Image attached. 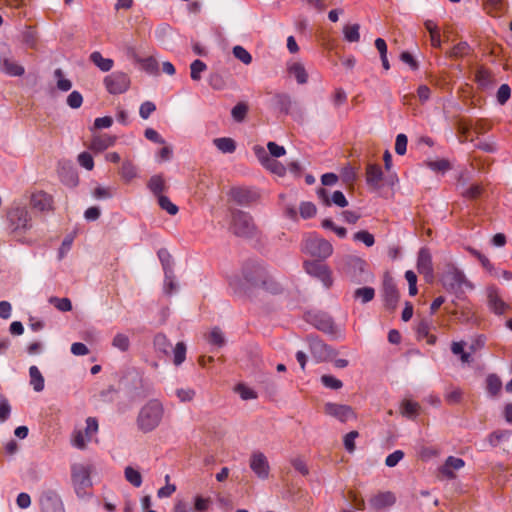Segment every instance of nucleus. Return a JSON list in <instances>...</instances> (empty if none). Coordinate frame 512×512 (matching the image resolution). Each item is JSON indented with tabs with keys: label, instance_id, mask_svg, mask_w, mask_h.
<instances>
[{
	"label": "nucleus",
	"instance_id": "1",
	"mask_svg": "<svg viewBox=\"0 0 512 512\" xmlns=\"http://www.w3.org/2000/svg\"><path fill=\"white\" fill-rule=\"evenodd\" d=\"M165 413L163 403L158 399L147 401L139 410L136 425L143 433H150L158 428Z\"/></svg>",
	"mask_w": 512,
	"mask_h": 512
},
{
	"label": "nucleus",
	"instance_id": "2",
	"mask_svg": "<svg viewBox=\"0 0 512 512\" xmlns=\"http://www.w3.org/2000/svg\"><path fill=\"white\" fill-rule=\"evenodd\" d=\"M93 470L92 464L74 463L71 466V480L78 497L86 495L87 488L92 486L91 474Z\"/></svg>",
	"mask_w": 512,
	"mask_h": 512
},
{
	"label": "nucleus",
	"instance_id": "3",
	"mask_svg": "<svg viewBox=\"0 0 512 512\" xmlns=\"http://www.w3.org/2000/svg\"><path fill=\"white\" fill-rule=\"evenodd\" d=\"M442 283L446 290L455 293L457 297L464 294L466 289H474V285L466 278L465 274L455 267L448 269L443 274Z\"/></svg>",
	"mask_w": 512,
	"mask_h": 512
},
{
	"label": "nucleus",
	"instance_id": "4",
	"mask_svg": "<svg viewBox=\"0 0 512 512\" xmlns=\"http://www.w3.org/2000/svg\"><path fill=\"white\" fill-rule=\"evenodd\" d=\"M302 250L312 257L324 260L333 253L332 244L316 234H310L303 240Z\"/></svg>",
	"mask_w": 512,
	"mask_h": 512
},
{
	"label": "nucleus",
	"instance_id": "5",
	"mask_svg": "<svg viewBox=\"0 0 512 512\" xmlns=\"http://www.w3.org/2000/svg\"><path fill=\"white\" fill-rule=\"evenodd\" d=\"M231 229L235 235L240 237L249 238L256 234L252 217L248 213L239 210L232 213Z\"/></svg>",
	"mask_w": 512,
	"mask_h": 512
},
{
	"label": "nucleus",
	"instance_id": "6",
	"mask_svg": "<svg viewBox=\"0 0 512 512\" xmlns=\"http://www.w3.org/2000/svg\"><path fill=\"white\" fill-rule=\"evenodd\" d=\"M9 226L13 232H24L31 228V218L23 206H13L7 214Z\"/></svg>",
	"mask_w": 512,
	"mask_h": 512
},
{
	"label": "nucleus",
	"instance_id": "7",
	"mask_svg": "<svg viewBox=\"0 0 512 512\" xmlns=\"http://www.w3.org/2000/svg\"><path fill=\"white\" fill-rule=\"evenodd\" d=\"M106 90L113 95L125 93L130 87L129 76L121 71L112 72L103 80Z\"/></svg>",
	"mask_w": 512,
	"mask_h": 512
},
{
	"label": "nucleus",
	"instance_id": "8",
	"mask_svg": "<svg viewBox=\"0 0 512 512\" xmlns=\"http://www.w3.org/2000/svg\"><path fill=\"white\" fill-rule=\"evenodd\" d=\"M305 271L319 279L326 288H330L333 283L331 270L329 267L319 261H306L304 263Z\"/></svg>",
	"mask_w": 512,
	"mask_h": 512
},
{
	"label": "nucleus",
	"instance_id": "9",
	"mask_svg": "<svg viewBox=\"0 0 512 512\" xmlns=\"http://www.w3.org/2000/svg\"><path fill=\"white\" fill-rule=\"evenodd\" d=\"M253 151L261 165L267 170L278 176H283L285 174L286 168L279 161L272 159L264 147L255 145L253 147Z\"/></svg>",
	"mask_w": 512,
	"mask_h": 512
},
{
	"label": "nucleus",
	"instance_id": "10",
	"mask_svg": "<svg viewBox=\"0 0 512 512\" xmlns=\"http://www.w3.org/2000/svg\"><path fill=\"white\" fill-rule=\"evenodd\" d=\"M40 506L41 512H65L60 496L53 490L41 494Z\"/></svg>",
	"mask_w": 512,
	"mask_h": 512
},
{
	"label": "nucleus",
	"instance_id": "11",
	"mask_svg": "<svg viewBox=\"0 0 512 512\" xmlns=\"http://www.w3.org/2000/svg\"><path fill=\"white\" fill-rule=\"evenodd\" d=\"M308 341L310 353L316 362L326 361L336 354L330 346L318 338L309 337Z\"/></svg>",
	"mask_w": 512,
	"mask_h": 512
},
{
	"label": "nucleus",
	"instance_id": "12",
	"mask_svg": "<svg viewBox=\"0 0 512 512\" xmlns=\"http://www.w3.org/2000/svg\"><path fill=\"white\" fill-rule=\"evenodd\" d=\"M382 291L386 308L395 309L399 300V292L392 277L385 276Z\"/></svg>",
	"mask_w": 512,
	"mask_h": 512
},
{
	"label": "nucleus",
	"instance_id": "13",
	"mask_svg": "<svg viewBox=\"0 0 512 512\" xmlns=\"http://www.w3.org/2000/svg\"><path fill=\"white\" fill-rule=\"evenodd\" d=\"M486 293H487L489 309L497 315L504 314L506 312V310L509 308V306L501 298L499 289L496 286L491 285V286L487 287Z\"/></svg>",
	"mask_w": 512,
	"mask_h": 512
},
{
	"label": "nucleus",
	"instance_id": "14",
	"mask_svg": "<svg viewBox=\"0 0 512 512\" xmlns=\"http://www.w3.org/2000/svg\"><path fill=\"white\" fill-rule=\"evenodd\" d=\"M326 414L335 417L341 422H347L355 417L354 411L350 406L336 403H326L324 406Z\"/></svg>",
	"mask_w": 512,
	"mask_h": 512
},
{
	"label": "nucleus",
	"instance_id": "15",
	"mask_svg": "<svg viewBox=\"0 0 512 512\" xmlns=\"http://www.w3.org/2000/svg\"><path fill=\"white\" fill-rule=\"evenodd\" d=\"M251 470L261 479L269 476L270 466L267 457L262 452H254L250 458Z\"/></svg>",
	"mask_w": 512,
	"mask_h": 512
},
{
	"label": "nucleus",
	"instance_id": "16",
	"mask_svg": "<svg viewBox=\"0 0 512 512\" xmlns=\"http://www.w3.org/2000/svg\"><path fill=\"white\" fill-rule=\"evenodd\" d=\"M383 172L378 164H368L366 167V182L373 190L382 187Z\"/></svg>",
	"mask_w": 512,
	"mask_h": 512
},
{
	"label": "nucleus",
	"instance_id": "17",
	"mask_svg": "<svg viewBox=\"0 0 512 512\" xmlns=\"http://www.w3.org/2000/svg\"><path fill=\"white\" fill-rule=\"evenodd\" d=\"M317 196L322 202L330 206L331 204H335L339 207H346L348 205V201L345 195L341 191L333 192L331 198L328 196V191L325 188H319L317 190Z\"/></svg>",
	"mask_w": 512,
	"mask_h": 512
},
{
	"label": "nucleus",
	"instance_id": "18",
	"mask_svg": "<svg viewBox=\"0 0 512 512\" xmlns=\"http://www.w3.org/2000/svg\"><path fill=\"white\" fill-rule=\"evenodd\" d=\"M417 269L418 272L420 274L425 275V277H432L433 275L431 254L429 250L425 247L421 248L418 253Z\"/></svg>",
	"mask_w": 512,
	"mask_h": 512
},
{
	"label": "nucleus",
	"instance_id": "19",
	"mask_svg": "<svg viewBox=\"0 0 512 512\" xmlns=\"http://www.w3.org/2000/svg\"><path fill=\"white\" fill-rule=\"evenodd\" d=\"M395 502H396V497L390 491L380 492V493L376 494L375 496H373L369 500L370 506L375 510H381L385 507H390Z\"/></svg>",
	"mask_w": 512,
	"mask_h": 512
},
{
	"label": "nucleus",
	"instance_id": "20",
	"mask_svg": "<svg viewBox=\"0 0 512 512\" xmlns=\"http://www.w3.org/2000/svg\"><path fill=\"white\" fill-rule=\"evenodd\" d=\"M52 203H53L52 197L44 191L35 192L31 196L32 207L41 212L51 210Z\"/></svg>",
	"mask_w": 512,
	"mask_h": 512
},
{
	"label": "nucleus",
	"instance_id": "21",
	"mask_svg": "<svg viewBox=\"0 0 512 512\" xmlns=\"http://www.w3.org/2000/svg\"><path fill=\"white\" fill-rule=\"evenodd\" d=\"M465 462L458 457L449 456L440 468V473L448 479L455 478L454 470L463 468Z\"/></svg>",
	"mask_w": 512,
	"mask_h": 512
},
{
	"label": "nucleus",
	"instance_id": "22",
	"mask_svg": "<svg viewBox=\"0 0 512 512\" xmlns=\"http://www.w3.org/2000/svg\"><path fill=\"white\" fill-rule=\"evenodd\" d=\"M231 196L238 204L248 205L257 199L258 194L250 189L234 188L231 191Z\"/></svg>",
	"mask_w": 512,
	"mask_h": 512
},
{
	"label": "nucleus",
	"instance_id": "23",
	"mask_svg": "<svg viewBox=\"0 0 512 512\" xmlns=\"http://www.w3.org/2000/svg\"><path fill=\"white\" fill-rule=\"evenodd\" d=\"M116 142V137L108 134L96 135L93 137L89 148L95 152H102L107 148L113 146Z\"/></svg>",
	"mask_w": 512,
	"mask_h": 512
},
{
	"label": "nucleus",
	"instance_id": "24",
	"mask_svg": "<svg viewBox=\"0 0 512 512\" xmlns=\"http://www.w3.org/2000/svg\"><path fill=\"white\" fill-rule=\"evenodd\" d=\"M287 71L294 76L298 84H305L308 81V74L300 62H291L287 65Z\"/></svg>",
	"mask_w": 512,
	"mask_h": 512
},
{
	"label": "nucleus",
	"instance_id": "25",
	"mask_svg": "<svg viewBox=\"0 0 512 512\" xmlns=\"http://www.w3.org/2000/svg\"><path fill=\"white\" fill-rule=\"evenodd\" d=\"M89 58L90 61L103 72L110 71L114 66V61L112 59L104 58L98 51L92 52Z\"/></svg>",
	"mask_w": 512,
	"mask_h": 512
},
{
	"label": "nucleus",
	"instance_id": "26",
	"mask_svg": "<svg viewBox=\"0 0 512 512\" xmlns=\"http://www.w3.org/2000/svg\"><path fill=\"white\" fill-rule=\"evenodd\" d=\"M420 411V405L411 400H403L400 406V413L409 419H414Z\"/></svg>",
	"mask_w": 512,
	"mask_h": 512
},
{
	"label": "nucleus",
	"instance_id": "27",
	"mask_svg": "<svg viewBox=\"0 0 512 512\" xmlns=\"http://www.w3.org/2000/svg\"><path fill=\"white\" fill-rule=\"evenodd\" d=\"M30 384L36 392H41L44 389V377L37 366L29 368Z\"/></svg>",
	"mask_w": 512,
	"mask_h": 512
},
{
	"label": "nucleus",
	"instance_id": "28",
	"mask_svg": "<svg viewBox=\"0 0 512 512\" xmlns=\"http://www.w3.org/2000/svg\"><path fill=\"white\" fill-rule=\"evenodd\" d=\"M3 70L10 76H22L25 72L23 66L10 60L7 56L3 58Z\"/></svg>",
	"mask_w": 512,
	"mask_h": 512
},
{
	"label": "nucleus",
	"instance_id": "29",
	"mask_svg": "<svg viewBox=\"0 0 512 512\" xmlns=\"http://www.w3.org/2000/svg\"><path fill=\"white\" fill-rule=\"evenodd\" d=\"M274 104L283 112L289 113L292 107V99L287 93H277L273 96Z\"/></svg>",
	"mask_w": 512,
	"mask_h": 512
},
{
	"label": "nucleus",
	"instance_id": "30",
	"mask_svg": "<svg viewBox=\"0 0 512 512\" xmlns=\"http://www.w3.org/2000/svg\"><path fill=\"white\" fill-rule=\"evenodd\" d=\"M213 144L222 153H233L236 150V144L232 138H228V137L215 138L213 140Z\"/></svg>",
	"mask_w": 512,
	"mask_h": 512
},
{
	"label": "nucleus",
	"instance_id": "31",
	"mask_svg": "<svg viewBox=\"0 0 512 512\" xmlns=\"http://www.w3.org/2000/svg\"><path fill=\"white\" fill-rule=\"evenodd\" d=\"M486 388L491 396H497L502 388V382L496 374H490L486 378Z\"/></svg>",
	"mask_w": 512,
	"mask_h": 512
},
{
	"label": "nucleus",
	"instance_id": "32",
	"mask_svg": "<svg viewBox=\"0 0 512 512\" xmlns=\"http://www.w3.org/2000/svg\"><path fill=\"white\" fill-rule=\"evenodd\" d=\"M120 175L125 182H130L137 177V167L131 161H124L120 169Z\"/></svg>",
	"mask_w": 512,
	"mask_h": 512
},
{
	"label": "nucleus",
	"instance_id": "33",
	"mask_svg": "<svg viewBox=\"0 0 512 512\" xmlns=\"http://www.w3.org/2000/svg\"><path fill=\"white\" fill-rule=\"evenodd\" d=\"M148 188L150 191L159 198L161 193L165 190V182L161 175H154L148 181Z\"/></svg>",
	"mask_w": 512,
	"mask_h": 512
},
{
	"label": "nucleus",
	"instance_id": "34",
	"mask_svg": "<svg viewBox=\"0 0 512 512\" xmlns=\"http://www.w3.org/2000/svg\"><path fill=\"white\" fill-rule=\"evenodd\" d=\"M124 476L126 481H128L132 486L138 488L142 485V475L133 467L127 466L124 470Z\"/></svg>",
	"mask_w": 512,
	"mask_h": 512
},
{
	"label": "nucleus",
	"instance_id": "35",
	"mask_svg": "<svg viewBox=\"0 0 512 512\" xmlns=\"http://www.w3.org/2000/svg\"><path fill=\"white\" fill-rule=\"evenodd\" d=\"M475 81L480 87L488 88L493 83L492 74L484 68H479L475 73Z\"/></svg>",
	"mask_w": 512,
	"mask_h": 512
},
{
	"label": "nucleus",
	"instance_id": "36",
	"mask_svg": "<svg viewBox=\"0 0 512 512\" xmlns=\"http://www.w3.org/2000/svg\"><path fill=\"white\" fill-rule=\"evenodd\" d=\"M206 339L209 344L216 346L217 348L224 346L226 343L224 334L218 327L213 328L211 332L206 336Z\"/></svg>",
	"mask_w": 512,
	"mask_h": 512
},
{
	"label": "nucleus",
	"instance_id": "37",
	"mask_svg": "<svg viewBox=\"0 0 512 512\" xmlns=\"http://www.w3.org/2000/svg\"><path fill=\"white\" fill-rule=\"evenodd\" d=\"M154 347L157 351L168 355L172 344L166 335L159 333L154 337Z\"/></svg>",
	"mask_w": 512,
	"mask_h": 512
},
{
	"label": "nucleus",
	"instance_id": "38",
	"mask_svg": "<svg viewBox=\"0 0 512 512\" xmlns=\"http://www.w3.org/2000/svg\"><path fill=\"white\" fill-rule=\"evenodd\" d=\"M207 65L200 59L194 60L190 65V76L193 81L201 79V73L206 71Z\"/></svg>",
	"mask_w": 512,
	"mask_h": 512
},
{
	"label": "nucleus",
	"instance_id": "39",
	"mask_svg": "<svg viewBox=\"0 0 512 512\" xmlns=\"http://www.w3.org/2000/svg\"><path fill=\"white\" fill-rule=\"evenodd\" d=\"M375 296V290L372 287L358 288L354 292V298L359 299L362 303L370 302Z\"/></svg>",
	"mask_w": 512,
	"mask_h": 512
},
{
	"label": "nucleus",
	"instance_id": "40",
	"mask_svg": "<svg viewBox=\"0 0 512 512\" xmlns=\"http://www.w3.org/2000/svg\"><path fill=\"white\" fill-rule=\"evenodd\" d=\"M112 346L122 352H126L130 347L129 337L123 333H117L112 340Z\"/></svg>",
	"mask_w": 512,
	"mask_h": 512
},
{
	"label": "nucleus",
	"instance_id": "41",
	"mask_svg": "<svg viewBox=\"0 0 512 512\" xmlns=\"http://www.w3.org/2000/svg\"><path fill=\"white\" fill-rule=\"evenodd\" d=\"M233 55L236 59L241 61L245 65H249L252 62L251 54L240 45H236L233 47Z\"/></svg>",
	"mask_w": 512,
	"mask_h": 512
},
{
	"label": "nucleus",
	"instance_id": "42",
	"mask_svg": "<svg viewBox=\"0 0 512 512\" xmlns=\"http://www.w3.org/2000/svg\"><path fill=\"white\" fill-rule=\"evenodd\" d=\"M173 363L176 366L181 365L186 358V345L184 342H178L173 350Z\"/></svg>",
	"mask_w": 512,
	"mask_h": 512
},
{
	"label": "nucleus",
	"instance_id": "43",
	"mask_svg": "<svg viewBox=\"0 0 512 512\" xmlns=\"http://www.w3.org/2000/svg\"><path fill=\"white\" fill-rule=\"evenodd\" d=\"M49 303L54 305L61 312H67L72 309V303L68 298H58L52 296L49 298Z\"/></svg>",
	"mask_w": 512,
	"mask_h": 512
},
{
	"label": "nucleus",
	"instance_id": "44",
	"mask_svg": "<svg viewBox=\"0 0 512 512\" xmlns=\"http://www.w3.org/2000/svg\"><path fill=\"white\" fill-rule=\"evenodd\" d=\"M359 29L360 26L358 24L345 26L343 30L345 39L349 42H358L360 39Z\"/></svg>",
	"mask_w": 512,
	"mask_h": 512
},
{
	"label": "nucleus",
	"instance_id": "45",
	"mask_svg": "<svg viewBox=\"0 0 512 512\" xmlns=\"http://www.w3.org/2000/svg\"><path fill=\"white\" fill-rule=\"evenodd\" d=\"M427 166L435 172L445 173L451 169V164L447 159H438L434 161H429Z\"/></svg>",
	"mask_w": 512,
	"mask_h": 512
},
{
	"label": "nucleus",
	"instance_id": "46",
	"mask_svg": "<svg viewBox=\"0 0 512 512\" xmlns=\"http://www.w3.org/2000/svg\"><path fill=\"white\" fill-rule=\"evenodd\" d=\"M353 240L356 242H362L367 247H371L375 243L374 236L366 230H361L353 235Z\"/></svg>",
	"mask_w": 512,
	"mask_h": 512
},
{
	"label": "nucleus",
	"instance_id": "47",
	"mask_svg": "<svg viewBox=\"0 0 512 512\" xmlns=\"http://www.w3.org/2000/svg\"><path fill=\"white\" fill-rule=\"evenodd\" d=\"M485 3L488 9V13L493 16H497L505 8L504 0H485Z\"/></svg>",
	"mask_w": 512,
	"mask_h": 512
},
{
	"label": "nucleus",
	"instance_id": "48",
	"mask_svg": "<svg viewBox=\"0 0 512 512\" xmlns=\"http://www.w3.org/2000/svg\"><path fill=\"white\" fill-rule=\"evenodd\" d=\"M300 215L303 219H309L315 216L316 214V206L312 202H301L300 207Z\"/></svg>",
	"mask_w": 512,
	"mask_h": 512
},
{
	"label": "nucleus",
	"instance_id": "49",
	"mask_svg": "<svg viewBox=\"0 0 512 512\" xmlns=\"http://www.w3.org/2000/svg\"><path fill=\"white\" fill-rule=\"evenodd\" d=\"M247 112L248 106L245 103H238L232 108L231 114L235 121L241 122L244 120Z\"/></svg>",
	"mask_w": 512,
	"mask_h": 512
},
{
	"label": "nucleus",
	"instance_id": "50",
	"mask_svg": "<svg viewBox=\"0 0 512 512\" xmlns=\"http://www.w3.org/2000/svg\"><path fill=\"white\" fill-rule=\"evenodd\" d=\"M158 204L163 210L167 211L170 215H175L178 212V207L175 204H173L168 197L164 195L159 196Z\"/></svg>",
	"mask_w": 512,
	"mask_h": 512
},
{
	"label": "nucleus",
	"instance_id": "51",
	"mask_svg": "<svg viewBox=\"0 0 512 512\" xmlns=\"http://www.w3.org/2000/svg\"><path fill=\"white\" fill-rule=\"evenodd\" d=\"M54 76L57 78V88L61 91H69L72 87V83L69 79L63 78V72L61 69H56Z\"/></svg>",
	"mask_w": 512,
	"mask_h": 512
},
{
	"label": "nucleus",
	"instance_id": "52",
	"mask_svg": "<svg viewBox=\"0 0 512 512\" xmlns=\"http://www.w3.org/2000/svg\"><path fill=\"white\" fill-rule=\"evenodd\" d=\"M142 68L150 73L156 74L158 72V61L153 57H147L140 60Z\"/></svg>",
	"mask_w": 512,
	"mask_h": 512
},
{
	"label": "nucleus",
	"instance_id": "53",
	"mask_svg": "<svg viewBox=\"0 0 512 512\" xmlns=\"http://www.w3.org/2000/svg\"><path fill=\"white\" fill-rule=\"evenodd\" d=\"M321 382L325 387L334 389V390L340 389L343 386V383L341 380H339L331 375H323L321 377Z\"/></svg>",
	"mask_w": 512,
	"mask_h": 512
},
{
	"label": "nucleus",
	"instance_id": "54",
	"mask_svg": "<svg viewBox=\"0 0 512 512\" xmlns=\"http://www.w3.org/2000/svg\"><path fill=\"white\" fill-rule=\"evenodd\" d=\"M176 396L181 402H190L195 397V391L191 388H179L175 391Z\"/></svg>",
	"mask_w": 512,
	"mask_h": 512
},
{
	"label": "nucleus",
	"instance_id": "55",
	"mask_svg": "<svg viewBox=\"0 0 512 512\" xmlns=\"http://www.w3.org/2000/svg\"><path fill=\"white\" fill-rule=\"evenodd\" d=\"M408 139L405 134H398L395 141V152L398 155H404L407 150Z\"/></svg>",
	"mask_w": 512,
	"mask_h": 512
},
{
	"label": "nucleus",
	"instance_id": "56",
	"mask_svg": "<svg viewBox=\"0 0 512 512\" xmlns=\"http://www.w3.org/2000/svg\"><path fill=\"white\" fill-rule=\"evenodd\" d=\"M404 452L402 450H395L389 454L385 459V465L388 467H395L403 458Z\"/></svg>",
	"mask_w": 512,
	"mask_h": 512
},
{
	"label": "nucleus",
	"instance_id": "57",
	"mask_svg": "<svg viewBox=\"0 0 512 512\" xmlns=\"http://www.w3.org/2000/svg\"><path fill=\"white\" fill-rule=\"evenodd\" d=\"M98 431V421L94 417H88L86 419L85 436L87 440H91V437Z\"/></svg>",
	"mask_w": 512,
	"mask_h": 512
},
{
	"label": "nucleus",
	"instance_id": "58",
	"mask_svg": "<svg viewBox=\"0 0 512 512\" xmlns=\"http://www.w3.org/2000/svg\"><path fill=\"white\" fill-rule=\"evenodd\" d=\"M10 412H11V406L8 402V400L0 395V422H5L9 416H10Z\"/></svg>",
	"mask_w": 512,
	"mask_h": 512
},
{
	"label": "nucleus",
	"instance_id": "59",
	"mask_svg": "<svg viewBox=\"0 0 512 512\" xmlns=\"http://www.w3.org/2000/svg\"><path fill=\"white\" fill-rule=\"evenodd\" d=\"M316 327L325 333H333L335 331L334 323L329 317H322L316 324Z\"/></svg>",
	"mask_w": 512,
	"mask_h": 512
},
{
	"label": "nucleus",
	"instance_id": "60",
	"mask_svg": "<svg viewBox=\"0 0 512 512\" xmlns=\"http://www.w3.org/2000/svg\"><path fill=\"white\" fill-rule=\"evenodd\" d=\"M155 110L156 105L153 102L145 101L140 105L139 115L143 119H148Z\"/></svg>",
	"mask_w": 512,
	"mask_h": 512
},
{
	"label": "nucleus",
	"instance_id": "61",
	"mask_svg": "<svg viewBox=\"0 0 512 512\" xmlns=\"http://www.w3.org/2000/svg\"><path fill=\"white\" fill-rule=\"evenodd\" d=\"M83 103V97L78 91H72L67 97V104L73 109L80 108Z\"/></svg>",
	"mask_w": 512,
	"mask_h": 512
},
{
	"label": "nucleus",
	"instance_id": "62",
	"mask_svg": "<svg viewBox=\"0 0 512 512\" xmlns=\"http://www.w3.org/2000/svg\"><path fill=\"white\" fill-rule=\"evenodd\" d=\"M511 95V89L508 84H502L497 91V101L499 104H505Z\"/></svg>",
	"mask_w": 512,
	"mask_h": 512
},
{
	"label": "nucleus",
	"instance_id": "63",
	"mask_svg": "<svg viewBox=\"0 0 512 512\" xmlns=\"http://www.w3.org/2000/svg\"><path fill=\"white\" fill-rule=\"evenodd\" d=\"M236 392L243 400L255 399L257 397L255 391L243 384L237 385Z\"/></svg>",
	"mask_w": 512,
	"mask_h": 512
},
{
	"label": "nucleus",
	"instance_id": "64",
	"mask_svg": "<svg viewBox=\"0 0 512 512\" xmlns=\"http://www.w3.org/2000/svg\"><path fill=\"white\" fill-rule=\"evenodd\" d=\"M78 163L87 170H92L94 167V160L88 152H82L78 155Z\"/></svg>",
	"mask_w": 512,
	"mask_h": 512
}]
</instances>
